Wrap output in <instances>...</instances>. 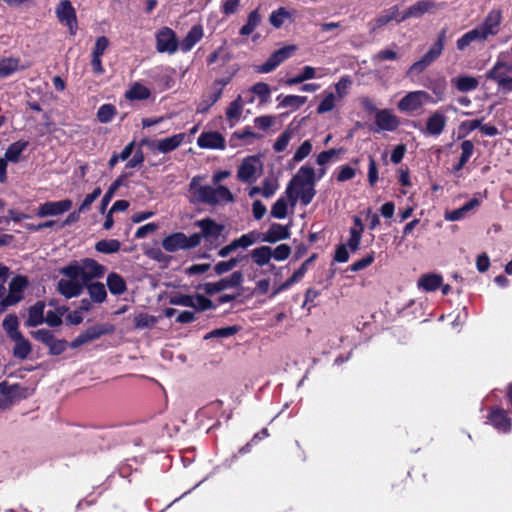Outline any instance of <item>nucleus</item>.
I'll use <instances>...</instances> for the list:
<instances>
[{"mask_svg": "<svg viewBox=\"0 0 512 512\" xmlns=\"http://www.w3.org/2000/svg\"><path fill=\"white\" fill-rule=\"evenodd\" d=\"M446 33L447 29L443 28L438 36L434 44L430 47V49L415 63H413L409 70L407 71V74L410 73H421L423 72L429 65H431L436 59H438L443 50L444 45L446 41Z\"/></svg>", "mask_w": 512, "mask_h": 512, "instance_id": "39448f33", "label": "nucleus"}, {"mask_svg": "<svg viewBox=\"0 0 512 512\" xmlns=\"http://www.w3.org/2000/svg\"><path fill=\"white\" fill-rule=\"evenodd\" d=\"M307 101L306 96L288 95L280 102L281 107H293L295 109L304 105Z\"/></svg>", "mask_w": 512, "mask_h": 512, "instance_id": "6e6d98bb", "label": "nucleus"}, {"mask_svg": "<svg viewBox=\"0 0 512 512\" xmlns=\"http://www.w3.org/2000/svg\"><path fill=\"white\" fill-rule=\"evenodd\" d=\"M67 346L68 343L66 340L55 338L47 347L51 355H60L66 350Z\"/></svg>", "mask_w": 512, "mask_h": 512, "instance_id": "774afa93", "label": "nucleus"}, {"mask_svg": "<svg viewBox=\"0 0 512 512\" xmlns=\"http://www.w3.org/2000/svg\"><path fill=\"white\" fill-rule=\"evenodd\" d=\"M58 291L66 298L79 296L85 285L80 278L61 279L57 284Z\"/></svg>", "mask_w": 512, "mask_h": 512, "instance_id": "6ab92c4d", "label": "nucleus"}, {"mask_svg": "<svg viewBox=\"0 0 512 512\" xmlns=\"http://www.w3.org/2000/svg\"><path fill=\"white\" fill-rule=\"evenodd\" d=\"M442 276L438 274H424L418 280V286L425 291H435L442 284Z\"/></svg>", "mask_w": 512, "mask_h": 512, "instance_id": "2f4dec72", "label": "nucleus"}, {"mask_svg": "<svg viewBox=\"0 0 512 512\" xmlns=\"http://www.w3.org/2000/svg\"><path fill=\"white\" fill-rule=\"evenodd\" d=\"M71 207L72 201L70 199H65L58 202H45L39 206L36 215L38 217L61 215L70 210Z\"/></svg>", "mask_w": 512, "mask_h": 512, "instance_id": "a211bd4d", "label": "nucleus"}, {"mask_svg": "<svg viewBox=\"0 0 512 512\" xmlns=\"http://www.w3.org/2000/svg\"><path fill=\"white\" fill-rule=\"evenodd\" d=\"M480 204L479 200L477 198H472L470 201H468L466 204H464L462 207L455 209L451 212L446 213L445 219L449 221H457L463 218L469 211L472 209L478 207Z\"/></svg>", "mask_w": 512, "mask_h": 512, "instance_id": "473e14b6", "label": "nucleus"}, {"mask_svg": "<svg viewBox=\"0 0 512 512\" xmlns=\"http://www.w3.org/2000/svg\"><path fill=\"white\" fill-rule=\"evenodd\" d=\"M44 309L45 303L42 301L36 302L28 310V318L25 322L27 327H36L44 322Z\"/></svg>", "mask_w": 512, "mask_h": 512, "instance_id": "bb28decb", "label": "nucleus"}, {"mask_svg": "<svg viewBox=\"0 0 512 512\" xmlns=\"http://www.w3.org/2000/svg\"><path fill=\"white\" fill-rule=\"evenodd\" d=\"M185 139L184 133H179L171 137H167L161 140H142V144L146 145L152 151H159L161 153H169L178 148Z\"/></svg>", "mask_w": 512, "mask_h": 512, "instance_id": "9d476101", "label": "nucleus"}, {"mask_svg": "<svg viewBox=\"0 0 512 512\" xmlns=\"http://www.w3.org/2000/svg\"><path fill=\"white\" fill-rule=\"evenodd\" d=\"M261 22V15L259 14V10L255 9L251 11L248 14L247 22L242 28L240 29L239 33L242 36H248L250 35L255 28L260 24Z\"/></svg>", "mask_w": 512, "mask_h": 512, "instance_id": "58836bf2", "label": "nucleus"}, {"mask_svg": "<svg viewBox=\"0 0 512 512\" xmlns=\"http://www.w3.org/2000/svg\"><path fill=\"white\" fill-rule=\"evenodd\" d=\"M201 243V235L194 233L187 237L182 232L173 233L165 237L162 241V247L168 252H175L180 249L195 248Z\"/></svg>", "mask_w": 512, "mask_h": 512, "instance_id": "0eeeda50", "label": "nucleus"}, {"mask_svg": "<svg viewBox=\"0 0 512 512\" xmlns=\"http://www.w3.org/2000/svg\"><path fill=\"white\" fill-rule=\"evenodd\" d=\"M315 171L310 166H302L294 175L286 189V195L295 205L298 198H300L303 205H308L314 198L315 191Z\"/></svg>", "mask_w": 512, "mask_h": 512, "instance_id": "f257e3e1", "label": "nucleus"}, {"mask_svg": "<svg viewBox=\"0 0 512 512\" xmlns=\"http://www.w3.org/2000/svg\"><path fill=\"white\" fill-rule=\"evenodd\" d=\"M457 89L462 92L471 91L477 88L478 80L471 76H462L457 79Z\"/></svg>", "mask_w": 512, "mask_h": 512, "instance_id": "5fc2aeb1", "label": "nucleus"}, {"mask_svg": "<svg viewBox=\"0 0 512 512\" xmlns=\"http://www.w3.org/2000/svg\"><path fill=\"white\" fill-rule=\"evenodd\" d=\"M242 110L243 102L241 96L239 95L234 101L230 103L226 110V117L231 122V125L240 119Z\"/></svg>", "mask_w": 512, "mask_h": 512, "instance_id": "ea45409f", "label": "nucleus"}, {"mask_svg": "<svg viewBox=\"0 0 512 512\" xmlns=\"http://www.w3.org/2000/svg\"><path fill=\"white\" fill-rule=\"evenodd\" d=\"M261 170V164L259 160L250 156L243 159L237 172V177L242 182H253L256 180L258 172Z\"/></svg>", "mask_w": 512, "mask_h": 512, "instance_id": "2eb2a0df", "label": "nucleus"}, {"mask_svg": "<svg viewBox=\"0 0 512 512\" xmlns=\"http://www.w3.org/2000/svg\"><path fill=\"white\" fill-rule=\"evenodd\" d=\"M192 307L199 311H205L208 309H212L215 306L210 299L206 298L201 294H197L194 296V306Z\"/></svg>", "mask_w": 512, "mask_h": 512, "instance_id": "69168bd1", "label": "nucleus"}, {"mask_svg": "<svg viewBox=\"0 0 512 512\" xmlns=\"http://www.w3.org/2000/svg\"><path fill=\"white\" fill-rule=\"evenodd\" d=\"M169 303L172 305L192 307L194 306V296L186 294H175L170 297Z\"/></svg>", "mask_w": 512, "mask_h": 512, "instance_id": "13d9d810", "label": "nucleus"}, {"mask_svg": "<svg viewBox=\"0 0 512 512\" xmlns=\"http://www.w3.org/2000/svg\"><path fill=\"white\" fill-rule=\"evenodd\" d=\"M251 90L254 94H256L259 97L260 103L268 102L271 93L268 84L264 82H258L252 86Z\"/></svg>", "mask_w": 512, "mask_h": 512, "instance_id": "864d4df0", "label": "nucleus"}, {"mask_svg": "<svg viewBox=\"0 0 512 512\" xmlns=\"http://www.w3.org/2000/svg\"><path fill=\"white\" fill-rule=\"evenodd\" d=\"M28 281L23 276H16L12 279L9 284V293L2 299L0 305L2 309H6L9 306L15 305L20 302L23 298V291L27 287Z\"/></svg>", "mask_w": 512, "mask_h": 512, "instance_id": "1a4fd4ad", "label": "nucleus"}, {"mask_svg": "<svg viewBox=\"0 0 512 512\" xmlns=\"http://www.w3.org/2000/svg\"><path fill=\"white\" fill-rule=\"evenodd\" d=\"M296 50L295 45L285 46L273 52L265 63L257 67L259 73H269L273 71L278 65L289 58Z\"/></svg>", "mask_w": 512, "mask_h": 512, "instance_id": "9b49d317", "label": "nucleus"}, {"mask_svg": "<svg viewBox=\"0 0 512 512\" xmlns=\"http://www.w3.org/2000/svg\"><path fill=\"white\" fill-rule=\"evenodd\" d=\"M28 146V141L19 140L12 143L5 152V159L10 162H18L21 153Z\"/></svg>", "mask_w": 512, "mask_h": 512, "instance_id": "e433bc0d", "label": "nucleus"}, {"mask_svg": "<svg viewBox=\"0 0 512 512\" xmlns=\"http://www.w3.org/2000/svg\"><path fill=\"white\" fill-rule=\"evenodd\" d=\"M488 38L485 36V33L478 27L468 31L461 38L457 40V49L463 51L466 47H468L473 42H484Z\"/></svg>", "mask_w": 512, "mask_h": 512, "instance_id": "a878e982", "label": "nucleus"}, {"mask_svg": "<svg viewBox=\"0 0 512 512\" xmlns=\"http://www.w3.org/2000/svg\"><path fill=\"white\" fill-rule=\"evenodd\" d=\"M31 335L45 346L50 345V343L55 339L54 334L47 329H38L31 332Z\"/></svg>", "mask_w": 512, "mask_h": 512, "instance_id": "bf43d9fd", "label": "nucleus"}, {"mask_svg": "<svg viewBox=\"0 0 512 512\" xmlns=\"http://www.w3.org/2000/svg\"><path fill=\"white\" fill-rule=\"evenodd\" d=\"M114 331V326L111 324H97L87 328L79 334L70 344L71 348H78L84 344L92 342L103 335L110 334Z\"/></svg>", "mask_w": 512, "mask_h": 512, "instance_id": "6e6552de", "label": "nucleus"}, {"mask_svg": "<svg viewBox=\"0 0 512 512\" xmlns=\"http://www.w3.org/2000/svg\"><path fill=\"white\" fill-rule=\"evenodd\" d=\"M290 232L287 226L273 223L268 231L262 235L261 241L267 243H276L277 241L288 239Z\"/></svg>", "mask_w": 512, "mask_h": 512, "instance_id": "393cba45", "label": "nucleus"}, {"mask_svg": "<svg viewBox=\"0 0 512 512\" xmlns=\"http://www.w3.org/2000/svg\"><path fill=\"white\" fill-rule=\"evenodd\" d=\"M106 268L91 258L83 259L60 269V273L67 278H80L87 285L93 279L101 278Z\"/></svg>", "mask_w": 512, "mask_h": 512, "instance_id": "f03ea898", "label": "nucleus"}, {"mask_svg": "<svg viewBox=\"0 0 512 512\" xmlns=\"http://www.w3.org/2000/svg\"><path fill=\"white\" fill-rule=\"evenodd\" d=\"M446 33L447 29L443 28L438 36L434 44L430 47V49L415 63H413L409 70L407 71V74L410 73H421L423 72L429 65H431L436 59H438L443 50L444 45L446 41Z\"/></svg>", "mask_w": 512, "mask_h": 512, "instance_id": "7ed1b4c3", "label": "nucleus"}, {"mask_svg": "<svg viewBox=\"0 0 512 512\" xmlns=\"http://www.w3.org/2000/svg\"><path fill=\"white\" fill-rule=\"evenodd\" d=\"M335 106V95L328 93L317 108L319 114L331 111Z\"/></svg>", "mask_w": 512, "mask_h": 512, "instance_id": "338daca9", "label": "nucleus"}, {"mask_svg": "<svg viewBox=\"0 0 512 512\" xmlns=\"http://www.w3.org/2000/svg\"><path fill=\"white\" fill-rule=\"evenodd\" d=\"M312 151V144L309 140L304 141L300 147L296 150L293 160L300 162L305 159Z\"/></svg>", "mask_w": 512, "mask_h": 512, "instance_id": "0e129e2a", "label": "nucleus"}, {"mask_svg": "<svg viewBox=\"0 0 512 512\" xmlns=\"http://www.w3.org/2000/svg\"><path fill=\"white\" fill-rule=\"evenodd\" d=\"M292 138V132L291 130L287 129L285 130L279 137L278 139L276 140V142L274 143L273 145V148L276 152H282L284 151L287 146H288V143L290 141V139Z\"/></svg>", "mask_w": 512, "mask_h": 512, "instance_id": "680f3d73", "label": "nucleus"}, {"mask_svg": "<svg viewBox=\"0 0 512 512\" xmlns=\"http://www.w3.org/2000/svg\"><path fill=\"white\" fill-rule=\"evenodd\" d=\"M156 323V319L153 316H150L148 314H138L134 317V325L136 328H147Z\"/></svg>", "mask_w": 512, "mask_h": 512, "instance_id": "052dcab7", "label": "nucleus"}, {"mask_svg": "<svg viewBox=\"0 0 512 512\" xmlns=\"http://www.w3.org/2000/svg\"><path fill=\"white\" fill-rule=\"evenodd\" d=\"M56 15L59 22L69 27L70 33L74 34L77 27L76 12L69 0H62L56 7Z\"/></svg>", "mask_w": 512, "mask_h": 512, "instance_id": "dca6fc26", "label": "nucleus"}, {"mask_svg": "<svg viewBox=\"0 0 512 512\" xmlns=\"http://www.w3.org/2000/svg\"><path fill=\"white\" fill-rule=\"evenodd\" d=\"M398 10H399L398 6H394V7L390 8L388 11H386L384 14L377 17L372 23V31H375V30L385 26L393 19H396Z\"/></svg>", "mask_w": 512, "mask_h": 512, "instance_id": "49530a36", "label": "nucleus"}, {"mask_svg": "<svg viewBox=\"0 0 512 512\" xmlns=\"http://www.w3.org/2000/svg\"><path fill=\"white\" fill-rule=\"evenodd\" d=\"M461 156L459 158L460 165H465L474 151V144L470 140H465L461 143Z\"/></svg>", "mask_w": 512, "mask_h": 512, "instance_id": "e2e57ef3", "label": "nucleus"}, {"mask_svg": "<svg viewBox=\"0 0 512 512\" xmlns=\"http://www.w3.org/2000/svg\"><path fill=\"white\" fill-rule=\"evenodd\" d=\"M446 33L447 29L443 28L438 36L434 44L430 47V49L415 63H413L409 70L407 71V74L410 73H421L423 72L429 65H431L436 59H438L443 50L444 45L446 41Z\"/></svg>", "mask_w": 512, "mask_h": 512, "instance_id": "20e7f679", "label": "nucleus"}, {"mask_svg": "<svg viewBox=\"0 0 512 512\" xmlns=\"http://www.w3.org/2000/svg\"><path fill=\"white\" fill-rule=\"evenodd\" d=\"M512 72V64L505 63L503 61H498L492 69L486 75L487 79L493 80L497 83H500L501 79L507 78L509 73Z\"/></svg>", "mask_w": 512, "mask_h": 512, "instance_id": "c85d7f7f", "label": "nucleus"}, {"mask_svg": "<svg viewBox=\"0 0 512 512\" xmlns=\"http://www.w3.org/2000/svg\"><path fill=\"white\" fill-rule=\"evenodd\" d=\"M295 11H288L285 7H279L274 10L269 16V23L276 29H279L284 24L285 20L292 19Z\"/></svg>", "mask_w": 512, "mask_h": 512, "instance_id": "f704fd0d", "label": "nucleus"}, {"mask_svg": "<svg viewBox=\"0 0 512 512\" xmlns=\"http://www.w3.org/2000/svg\"><path fill=\"white\" fill-rule=\"evenodd\" d=\"M121 243L116 239H104L95 244L96 251L103 254H112L119 251Z\"/></svg>", "mask_w": 512, "mask_h": 512, "instance_id": "79ce46f5", "label": "nucleus"}, {"mask_svg": "<svg viewBox=\"0 0 512 512\" xmlns=\"http://www.w3.org/2000/svg\"><path fill=\"white\" fill-rule=\"evenodd\" d=\"M116 114V108L111 104L102 105L97 112V119L101 123H108Z\"/></svg>", "mask_w": 512, "mask_h": 512, "instance_id": "603ef678", "label": "nucleus"}, {"mask_svg": "<svg viewBox=\"0 0 512 512\" xmlns=\"http://www.w3.org/2000/svg\"><path fill=\"white\" fill-rule=\"evenodd\" d=\"M243 259H246V256H237L229 259L228 261L219 262L214 266V271L217 275H222L236 267V265Z\"/></svg>", "mask_w": 512, "mask_h": 512, "instance_id": "09e8293b", "label": "nucleus"}, {"mask_svg": "<svg viewBox=\"0 0 512 512\" xmlns=\"http://www.w3.org/2000/svg\"><path fill=\"white\" fill-rule=\"evenodd\" d=\"M221 97V88H217L210 96L200 101L197 106L198 113L207 112Z\"/></svg>", "mask_w": 512, "mask_h": 512, "instance_id": "8fccbe9b", "label": "nucleus"}, {"mask_svg": "<svg viewBox=\"0 0 512 512\" xmlns=\"http://www.w3.org/2000/svg\"><path fill=\"white\" fill-rule=\"evenodd\" d=\"M447 117L440 111L433 112L426 121L424 132L431 136L440 135L446 126Z\"/></svg>", "mask_w": 512, "mask_h": 512, "instance_id": "412c9836", "label": "nucleus"}, {"mask_svg": "<svg viewBox=\"0 0 512 512\" xmlns=\"http://www.w3.org/2000/svg\"><path fill=\"white\" fill-rule=\"evenodd\" d=\"M376 124L382 130L392 131L398 127L399 123L396 116L388 110H381L376 114Z\"/></svg>", "mask_w": 512, "mask_h": 512, "instance_id": "c756f323", "label": "nucleus"}, {"mask_svg": "<svg viewBox=\"0 0 512 512\" xmlns=\"http://www.w3.org/2000/svg\"><path fill=\"white\" fill-rule=\"evenodd\" d=\"M150 96V91L145 86L135 83L128 91L125 93V97L130 100H144Z\"/></svg>", "mask_w": 512, "mask_h": 512, "instance_id": "a18cd8bd", "label": "nucleus"}, {"mask_svg": "<svg viewBox=\"0 0 512 512\" xmlns=\"http://www.w3.org/2000/svg\"><path fill=\"white\" fill-rule=\"evenodd\" d=\"M432 97L425 91H413L405 95L398 103L401 111H415L423 106L425 102L431 101Z\"/></svg>", "mask_w": 512, "mask_h": 512, "instance_id": "4468645a", "label": "nucleus"}, {"mask_svg": "<svg viewBox=\"0 0 512 512\" xmlns=\"http://www.w3.org/2000/svg\"><path fill=\"white\" fill-rule=\"evenodd\" d=\"M287 215V203L284 198L278 199L271 208V216L283 219Z\"/></svg>", "mask_w": 512, "mask_h": 512, "instance_id": "4d7b16f0", "label": "nucleus"}, {"mask_svg": "<svg viewBox=\"0 0 512 512\" xmlns=\"http://www.w3.org/2000/svg\"><path fill=\"white\" fill-rule=\"evenodd\" d=\"M435 7V3L430 0H420L416 2L414 5L410 6L398 19V22H402L409 18H418L429 12L431 9Z\"/></svg>", "mask_w": 512, "mask_h": 512, "instance_id": "b1692460", "label": "nucleus"}, {"mask_svg": "<svg viewBox=\"0 0 512 512\" xmlns=\"http://www.w3.org/2000/svg\"><path fill=\"white\" fill-rule=\"evenodd\" d=\"M195 201L216 205L221 201L232 202L234 201L233 194L225 186H218L213 188L211 186L198 187L195 193Z\"/></svg>", "mask_w": 512, "mask_h": 512, "instance_id": "423d86ee", "label": "nucleus"}, {"mask_svg": "<svg viewBox=\"0 0 512 512\" xmlns=\"http://www.w3.org/2000/svg\"><path fill=\"white\" fill-rule=\"evenodd\" d=\"M126 178V174L119 176L109 187L105 195L101 200V211L104 212L107 205L113 198L115 192L119 189L120 186L124 185V180Z\"/></svg>", "mask_w": 512, "mask_h": 512, "instance_id": "37998d69", "label": "nucleus"}, {"mask_svg": "<svg viewBox=\"0 0 512 512\" xmlns=\"http://www.w3.org/2000/svg\"><path fill=\"white\" fill-rule=\"evenodd\" d=\"M251 257L258 266H264L272 257V249L269 246L258 247L251 252Z\"/></svg>", "mask_w": 512, "mask_h": 512, "instance_id": "4c0bfd02", "label": "nucleus"}, {"mask_svg": "<svg viewBox=\"0 0 512 512\" xmlns=\"http://www.w3.org/2000/svg\"><path fill=\"white\" fill-rule=\"evenodd\" d=\"M197 144L206 149H224L225 139L219 132H203L198 137Z\"/></svg>", "mask_w": 512, "mask_h": 512, "instance_id": "4be33fe9", "label": "nucleus"}, {"mask_svg": "<svg viewBox=\"0 0 512 512\" xmlns=\"http://www.w3.org/2000/svg\"><path fill=\"white\" fill-rule=\"evenodd\" d=\"M195 225L202 231V233H199L201 235V239L206 238L209 241L216 240L224 229L222 225L217 224L210 218L199 220Z\"/></svg>", "mask_w": 512, "mask_h": 512, "instance_id": "aec40b11", "label": "nucleus"}, {"mask_svg": "<svg viewBox=\"0 0 512 512\" xmlns=\"http://www.w3.org/2000/svg\"><path fill=\"white\" fill-rule=\"evenodd\" d=\"M19 70V59L3 58L0 60V78H5Z\"/></svg>", "mask_w": 512, "mask_h": 512, "instance_id": "a19ab883", "label": "nucleus"}, {"mask_svg": "<svg viewBox=\"0 0 512 512\" xmlns=\"http://www.w3.org/2000/svg\"><path fill=\"white\" fill-rule=\"evenodd\" d=\"M502 21V15L500 10H492L488 13L484 22L479 25V28L485 33V36H495L499 32V27Z\"/></svg>", "mask_w": 512, "mask_h": 512, "instance_id": "5701e85b", "label": "nucleus"}, {"mask_svg": "<svg viewBox=\"0 0 512 512\" xmlns=\"http://www.w3.org/2000/svg\"><path fill=\"white\" fill-rule=\"evenodd\" d=\"M493 425L503 431H508L511 428V421L503 411H495L490 416Z\"/></svg>", "mask_w": 512, "mask_h": 512, "instance_id": "de8ad7c7", "label": "nucleus"}, {"mask_svg": "<svg viewBox=\"0 0 512 512\" xmlns=\"http://www.w3.org/2000/svg\"><path fill=\"white\" fill-rule=\"evenodd\" d=\"M11 340L15 342L13 356L20 360L26 359L32 351L31 343L23 336V334H20Z\"/></svg>", "mask_w": 512, "mask_h": 512, "instance_id": "cd10ccee", "label": "nucleus"}, {"mask_svg": "<svg viewBox=\"0 0 512 512\" xmlns=\"http://www.w3.org/2000/svg\"><path fill=\"white\" fill-rule=\"evenodd\" d=\"M107 286L109 291L114 295H121L127 290L124 278L114 272L107 276Z\"/></svg>", "mask_w": 512, "mask_h": 512, "instance_id": "72a5a7b5", "label": "nucleus"}, {"mask_svg": "<svg viewBox=\"0 0 512 512\" xmlns=\"http://www.w3.org/2000/svg\"><path fill=\"white\" fill-rule=\"evenodd\" d=\"M243 280V273L241 271H235L229 277L223 278L218 282L206 283L203 288L207 294L211 295L227 288L240 287Z\"/></svg>", "mask_w": 512, "mask_h": 512, "instance_id": "ddd939ff", "label": "nucleus"}, {"mask_svg": "<svg viewBox=\"0 0 512 512\" xmlns=\"http://www.w3.org/2000/svg\"><path fill=\"white\" fill-rule=\"evenodd\" d=\"M239 330H240L239 326H236V325L222 327V328L212 330L204 338L205 339L215 338V337L226 338V337H230V336L236 334Z\"/></svg>", "mask_w": 512, "mask_h": 512, "instance_id": "3c124183", "label": "nucleus"}, {"mask_svg": "<svg viewBox=\"0 0 512 512\" xmlns=\"http://www.w3.org/2000/svg\"><path fill=\"white\" fill-rule=\"evenodd\" d=\"M157 50L160 53L167 52L169 54L174 53L178 48V42L176 40L175 33L172 29L164 27L162 28L157 36Z\"/></svg>", "mask_w": 512, "mask_h": 512, "instance_id": "f3484780", "label": "nucleus"}, {"mask_svg": "<svg viewBox=\"0 0 512 512\" xmlns=\"http://www.w3.org/2000/svg\"><path fill=\"white\" fill-rule=\"evenodd\" d=\"M2 325L10 339L22 334L18 330L19 322L17 316L14 314L7 315L3 320Z\"/></svg>", "mask_w": 512, "mask_h": 512, "instance_id": "c03bdc74", "label": "nucleus"}, {"mask_svg": "<svg viewBox=\"0 0 512 512\" xmlns=\"http://www.w3.org/2000/svg\"><path fill=\"white\" fill-rule=\"evenodd\" d=\"M203 36V30L201 26H193L187 33L185 38L179 44L182 51L188 52L192 47L201 40Z\"/></svg>", "mask_w": 512, "mask_h": 512, "instance_id": "7c9ffc66", "label": "nucleus"}, {"mask_svg": "<svg viewBox=\"0 0 512 512\" xmlns=\"http://www.w3.org/2000/svg\"><path fill=\"white\" fill-rule=\"evenodd\" d=\"M87 288L90 298L96 303H102L107 297V292L104 284L100 282H89L85 285Z\"/></svg>", "mask_w": 512, "mask_h": 512, "instance_id": "c9c22d12", "label": "nucleus"}, {"mask_svg": "<svg viewBox=\"0 0 512 512\" xmlns=\"http://www.w3.org/2000/svg\"><path fill=\"white\" fill-rule=\"evenodd\" d=\"M296 50L295 45L285 46L273 52L265 63L257 67L259 73H269L273 71L278 65L289 58Z\"/></svg>", "mask_w": 512, "mask_h": 512, "instance_id": "f8f14e48", "label": "nucleus"}]
</instances>
